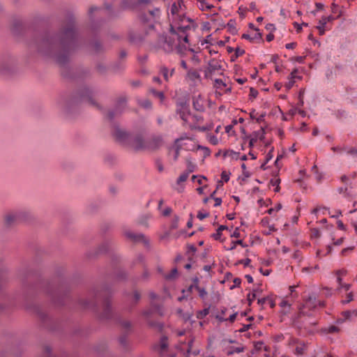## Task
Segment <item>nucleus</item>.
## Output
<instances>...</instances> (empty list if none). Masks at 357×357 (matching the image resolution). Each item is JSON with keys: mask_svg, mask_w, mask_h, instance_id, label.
I'll use <instances>...</instances> for the list:
<instances>
[{"mask_svg": "<svg viewBox=\"0 0 357 357\" xmlns=\"http://www.w3.org/2000/svg\"><path fill=\"white\" fill-rule=\"evenodd\" d=\"M181 6L173 3L171 8V29L169 36L160 38L158 44L165 52L174 50L179 54H183L189 49L188 32L195 28V22L186 17L182 11Z\"/></svg>", "mask_w": 357, "mask_h": 357, "instance_id": "obj_1", "label": "nucleus"}, {"mask_svg": "<svg viewBox=\"0 0 357 357\" xmlns=\"http://www.w3.org/2000/svg\"><path fill=\"white\" fill-rule=\"evenodd\" d=\"M115 137L121 143L128 144L135 150L147 149V142H145L141 136H132L122 130H116Z\"/></svg>", "mask_w": 357, "mask_h": 357, "instance_id": "obj_2", "label": "nucleus"}, {"mask_svg": "<svg viewBox=\"0 0 357 357\" xmlns=\"http://www.w3.org/2000/svg\"><path fill=\"white\" fill-rule=\"evenodd\" d=\"M176 112L183 121V125L188 126L190 129H196L197 128L190 121V119H194L195 116H192L191 114L189 105L186 102H177Z\"/></svg>", "mask_w": 357, "mask_h": 357, "instance_id": "obj_3", "label": "nucleus"}, {"mask_svg": "<svg viewBox=\"0 0 357 357\" xmlns=\"http://www.w3.org/2000/svg\"><path fill=\"white\" fill-rule=\"evenodd\" d=\"M222 66L219 61L211 59L208 63L207 68L205 70V77L206 78H212L214 75H222Z\"/></svg>", "mask_w": 357, "mask_h": 357, "instance_id": "obj_4", "label": "nucleus"}, {"mask_svg": "<svg viewBox=\"0 0 357 357\" xmlns=\"http://www.w3.org/2000/svg\"><path fill=\"white\" fill-rule=\"evenodd\" d=\"M185 79L191 85H197L201 82V77L197 70H188Z\"/></svg>", "mask_w": 357, "mask_h": 357, "instance_id": "obj_5", "label": "nucleus"}, {"mask_svg": "<svg viewBox=\"0 0 357 357\" xmlns=\"http://www.w3.org/2000/svg\"><path fill=\"white\" fill-rule=\"evenodd\" d=\"M125 236L134 241H142L145 244H149V241L142 234H134L131 231H125Z\"/></svg>", "mask_w": 357, "mask_h": 357, "instance_id": "obj_6", "label": "nucleus"}, {"mask_svg": "<svg viewBox=\"0 0 357 357\" xmlns=\"http://www.w3.org/2000/svg\"><path fill=\"white\" fill-rule=\"evenodd\" d=\"M192 105L194 108L197 111H203L204 109V100L200 95H195L192 99Z\"/></svg>", "mask_w": 357, "mask_h": 357, "instance_id": "obj_7", "label": "nucleus"}, {"mask_svg": "<svg viewBox=\"0 0 357 357\" xmlns=\"http://www.w3.org/2000/svg\"><path fill=\"white\" fill-rule=\"evenodd\" d=\"M297 73L298 70L294 69L288 77V82L285 84V87L287 90L293 87L296 79H301V77L297 75Z\"/></svg>", "mask_w": 357, "mask_h": 357, "instance_id": "obj_8", "label": "nucleus"}, {"mask_svg": "<svg viewBox=\"0 0 357 357\" xmlns=\"http://www.w3.org/2000/svg\"><path fill=\"white\" fill-rule=\"evenodd\" d=\"M162 143V138L157 137L147 141V149H155L161 146Z\"/></svg>", "mask_w": 357, "mask_h": 357, "instance_id": "obj_9", "label": "nucleus"}, {"mask_svg": "<svg viewBox=\"0 0 357 357\" xmlns=\"http://www.w3.org/2000/svg\"><path fill=\"white\" fill-rule=\"evenodd\" d=\"M214 87L217 90L224 91L225 92H230L231 87H227L226 83L223 82L220 79H215L214 80Z\"/></svg>", "mask_w": 357, "mask_h": 357, "instance_id": "obj_10", "label": "nucleus"}, {"mask_svg": "<svg viewBox=\"0 0 357 357\" xmlns=\"http://www.w3.org/2000/svg\"><path fill=\"white\" fill-rule=\"evenodd\" d=\"M188 176L189 172H185L182 173L177 178L176 185H178V187L176 189L178 192H181L183 190L184 187L183 185H181V184L185 182L188 179Z\"/></svg>", "mask_w": 357, "mask_h": 357, "instance_id": "obj_11", "label": "nucleus"}, {"mask_svg": "<svg viewBox=\"0 0 357 357\" xmlns=\"http://www.w3.org/2000/svg\"><path fill=\"white\" fill-rule=\"evenodd\" d=\"M328 22L326 19V16L321 17V18L318 22V25L317 26V29L319 31L320 35H324L326 31V24Z\"/></svg>", "mask_w": 357, "mask_h": 357, "instance_id": "obj_12", "label": "nucleus"}, {"mask_svg": "<svg viewBox=\"0 0 357 357\" xmlns=\"http://www.w3.org/2000/svg\"><path fill=\"white\" fill-rule=\"evenodd\" d=\"M317 305H322L323 304L321 303H317L316 301V298L314 296H310L309 298L305 301V307H307L310 309L315 308Z\"/></svg>", "mask_w": 357, "mask_h": 357, "instance_id": "obj_13", "label": "nucleus"}, {"mask_svg": "<svg viewBox=\"0 0 357 357\" xmlns=\"http://www.w3.org/2000/svg\"><path fill=\"white\" fill-rule=\"evenodd\" d=\"M346 273V271H344V270H341V271H338L337 272V282L339 283V287L338 289H342L344 288L346 291L349 290V288H350V284H342V279L340 278L341 275H345Z\"/></svg>", "mask_w": 357, "mask_h": 357, "instance_id": "obj_14", "label": "nucleus"}, {"mask_svg": "<svg viewBox=\"0 0 357 357\" xmlns=\"http://www.w3.org/2000/svg\"><path fill=\"white\" fill-rule=\"evenodd\" d=\"M256 33L253 36H250L247 33L243 34L242 37L243 38L249 40L250 41H254L255 40H261V33L259 32V29H255Z\"/></svg>", "mask_w": 357, "mask_h": 357, "instance_id": "obj_15", "label": "nucleus"}, {"mask_svg": "<svg viewBox=\"0 0 357 357\" xmlns=\"http://www.w3.org/2000/svg\"><path fill=\"white\" fill-rule=\"evenodd\" d=\"M344 320H353L357 317V309L353 310H347L342 312Z\"/></svg>", "mask_w": 357, "mask_h": 357, "instance_id": "obj_16", "label": "nucleus"}, {"mask_svg": "<svg viewBox=\"0 0 357 357\" xmlns=\"http://www.w3.org/2000/svg\"><path fill=\"white\" fill-rule=\"evenodd\" d=\"M18 219V214L15 213H8L6 216V222L10 225Z\"/></svg>", "mask_w": 357, "mask_h": 357, "instance_id": "obj_17", "label": "nucleus"}, {"mask_svg": "<svg viewBox=\"0 0 357 357\" xmlns=\"http://www.w3.org/2000/svg\"><path fill=\"white\" fill-rule=\"evenodd\" d=\"M187 138H188L187 137H181L179 139H176L175 140V149H174V160H176L179 156V151L181 149V146H180V144H178L179 142L183 139H187Z\"/></svg>", "mask_w": 357, "mask_h": 357, "instance_id": "obj_18", "label": "nucleus"}, {"mask_svg": "<svg viewBox=\"0 0 357 357\" xmlns=\"http://www.w3.org/2000/svg\"><path fill=\"white\" fill-rule=\"evenodd\" d=\"M197 3L199 8L202 10H208L213 8V6L209 4L205 0H199Z\"/></svg>", "mask_w": 357, "mask_h": 357, "instance_id": "obj_19", "label": "nucleus"}, {"mask_svg": "<svg viewBox=\"0 0 357 357\" xmlns=\"http://www.w3.org/2000/svg\"><path fill=\"white\" fill-rule=\"evenodd\" d=\"M337 192L342 195L344 197H351V192L349 190L347 187H341L337 189Z\"/></svg>", "mask_w": 357, "mask_h": 357, "instance_id": "obj_20", "label": "nucleus"}, {"mask_svg": "<svg viewBox=\"0 0 357 357\" xmlns=\"http://www.w3.org/2000/svg\"><path fill=\"white\" fill-rule=\"evenodd\" d=\"M225 229H227V226H225V225H220L216 232L215 234H213V237L215 239V240H219L220 239V237H221V235H222V231L225 230Z\"/></svg>", "mask_w": 357, "mask_h": 357, "instance_id": "obj_21", "label": "nucleus"}, {"mask_svg": "<svg viewBox=\"0 0 357 357\" xmlns=\"http://www.w3.org/2000/svg\"><path fill=\"white\" fill-rule=\"evenodd\" d=\"M196 150H202L203 152L204 157H208L211 155V151L210 149L206 146H203L201 145H197Z\"/></svg>", "mask_w": 357, "mask_h": 357, "instance_id": "obj_22", "label": "nucleus"}, {"mask_svg": "<svg viewBox=\"0 0 357 357\" xmlns=\"http://www.w3.org/2000/svg\"><path fill=\"white\" fill-rule=\"evenodd\" d=\"M237 245H241V246L243 247H245V245L243 244V242L242 240H238V241H232L231 243V245L229 248H227L226 250H234Z\"/></svg>", "mask_w": 357, "mask_h": 357, "instance_id": "obj_23", "label": "nucleus"}, {"mask_svg": "<svg viewBox=\"0 0 357 357\" xmlns=\"http://www.w3.org/2000/svg\"><path fill=\"white\" fill-rule=\"evenodd\" d=\"M260 291L258 289L254 290L252 292L248 294V299L250 303H252L259 295Z\"/></svg>", "mask_w": 357, "mask_h": 357, "instance_id": "obj_24", "label": "nucleus"}, {"mask_svg": "<svg viewBox=\"0 0 357 357\" xmlns=\"http://www.w3.org/2000/svg\"><path fill=\"white\" fill-rule=\"evenodd\" d=\"M207 139L213 145H217L219 143L218 138L215 135H213L208 134L207 135Z\"/></svg>", "mask_w": 357, "mask_h": 357, "instance_id": "obj_25", "label": "nucleus"}, {"mask_svg": "<svg viewBox=\"0 0 357 357\" xmlns=\"http://www.w3.org/2000/svg\"><path fill=\"white\" fill-rule=\"evenodd\" d=\"M229 175L230 174L226 171H222V174H221V178H222V181H220L218 182L219 184H222V181L224 182H227L229 181Z\"/></svg>", "mask_w": 357, "mask_h": 357, "instance_id": "obj_26", "label": "nucleus"}, {"mask_svg": "<svg viewBox=\"0 0 357 357\" xmlns=\"http://www.w3.org/2000/svg\"><path fill=\"white\" fill-rule=\"evenodd\" d=\"M282 208L281 204H277L274 207L269 208L267 212L269 215H273L275 212L279 211Z\"/></svg>", "mask_w": 357, "mask_h": 357, "instance_id": "obj_27", "label": "nucleus"}, {"mask_svg": "<svg viewBox=\"0 0 357 357\" xmlns=\"http://www.w3.org/2000/svg\"><path fill=\"white\" fill-rule=\"evenodd\" d=\"M151 91H152L153 94L155 97L158 98L160 100V101H161V102H162V101L164 100V99H165V95H164V93H163L162 92H161V91H155V90H152Z\"/></svg>", "mask_w": 357, "mask_h": 357, "instance_id": "obj_28", "label": "nucleus"}, {"mask_svg": "<svg viewBox=\"0 0 357 357\" xmlns=\"http://www.w3.org/2000/svg\"><path fill=\"white\" fill-rule=\"evenodd\" d=\"M208 215H209V213L208 212H206V211H200L197 213V218L200 220H204V218H207Z\"/></svg>", "mask_w": 357, "mask_h": 357, "instance_id": "obj_29", "label": "nucleus"}, {"mask_svg": "<svg viewBox=\"0 0 357 357\" xmlns=\"http://www.w3.org/2000/svg\"><path fill=\"white\" fill-rule=\"evenodd\" d=\"M280 306L282 308L287 307V309L290 308L291 304L286 300L283 299L280 303Z\"/></svg>", "mask_w": 357, "mask_h": 357, "instance_id": "obj_30", "label": "nucleus"}, {"mask_svg": "<svg viewBox=\"0 0 357 357\" xmlns=\"http://www.w3.org/2000/svg\"><path fill=\"white\" fill-rule=\"evenodd\" d=\"M225 132L229 135H232L234 134V130H233V125H228L225 127Z\"/></svg>", "mask_w": 357, "mask_h": 357, "instance_id": "obj_31", "label": "nucleus"}, {"mask_svg": "<svg viewBox=\"0 0 357 357\" xmlns=\"http://www.w3.org/2000/svg\"><path fill=\"white\" fill-rule=\"evenodd\" d=\"M311 236H312V238H318L320 237L321 234H320L319 231L317 229H313L312 230Z\"/></svg>", "mask_w": 357, "mask_h": 357, "instance_id": "obj_32", "label": "nucleus"}, {"mask_svg": "<svg viewBox=\"0 0 357 357\" xmlns=\"http://www.w3.org/2000/svg\"><path fill=\"white\" fill-rule=\"evenodd\" d=\"M209 312L208 309H204L203 310L199 312L197 314L198 318H203L204 317L206 316Z\"/></svg>", "mask_w": 357, "mask_h": 357, "instance_id": "obj_33", "label": "nucleus"}, {"mask_svg": "<svg viewBox=\"0 0 357 357\" xmlns=\"http://www.w3.org/2000/svg\"><path fill=\"white\" fill-rule=\"evenodd\" d=\"M197 289L198 290L199 296L201 298H204L207 294V292L206 291V290L204 288H200V287H197Z\"/></svg>", "mask_w": 357, "mask_h": 357, "instance_id": "obj_34", "label": "nucleus"}, {"mask_svg": "<svg viewBox=\"0 0 357 357\" xmlns=\"http://www.w3.org/2000/svg\"><path fill=\"white\" fill-rule=\"evenodd\" d=\"M173 71H174V70H172V72H171V73H170L169 76H172V73H173ZM162 74H163V76H164L165 79L166 80H167V79H168V78H169V73H168V70H167V68H162Z\"/></svg>", "mask_w": 357, "mask_h": 357, "instance_id": "obj_35", "label": "nucleus"}, {"mask_svg": "<svg viewBox=\"0 0 357 357\" xmlns=\"http://www.w3.org/2000/svg\"><path fill=\"white\" fill-rule=\"evenodd\" d=\"M160 346L162 350H164L167 347V339L166 337L162 338Z\"/></svg>", "mask_w": 357, "mask_h": 357, "instance_id": "obj_36", "label": "nucleus"}, {"mask_svg": "<svg viewBox=\"0 0 357 357\" xmlns=\"http://www.w3.org/2000/svg\"><path fill=\"white\" fill-rule=\"evenodd\" d=\"M273 158V149L270 150V151L266 155V162H268Z\"/></svg>", "mask_w": 357, "mask_h": 357, "instance_id": "obj_37", "label": "nucleus"}, {"mask_svg": "<svg viewBox=\"0 0 357 357\" xmlns=\"http://www.w3.org/2000/svg\"><path fill=\"white\" fill-rule=\"evenodd\" d=\"M236 315H237V312H233L232 314H231L229 315L227 320H229L230 322H234L236 318Z\"/></svg>", "mask_w": 357, "mask_h": 357, "instance_id": "obj_38", "label": "nucleus"}, {"mask_svg": "<svg viewBox=\"0 0 357 357\" xmlns=\"http://www.w3.org/2000/svg\"><path fill=\"white\" fill-rule=\"evenodd\" d=\"M347 300H345V301H342V303H349L351 301H352V300H353V294H352V293H351V292L349 293V294H347Z\"/></svg>", "mask_w": 357, "mask_h": 357, "instance_id": "obj_39", "label": "nucleus"}, {"mask_svg": "<svg viewBox=\"0 0 357 357\" xmlns=\"http://www.w3.org/2000/svg\"><path fill=\"white\" fill-rule=\"evenodd\" d=\"M243 351V347H237L233 351H228L229 354H233L234 353H241Z\"/></svg>", "mask_w": 357, "mask_h": 357, "instance_id": "obj_40", "label": "nucleus"}, {"mask_svg": "<svg viewBox=\"0 0 357 357\" xmlns=\"http://www.w3.org/2000/svg\"><path fill=\"white\" fill-rule=\"evenodd\" d=\"M216 319H218V321L220 322L227 321V319L225 318V316L222 315V314H217Z\"/></svg>", "mask_w": 357, "mask_h": 357, "instance_id": "obj_41", "label": "nucleus"}, {"mask_svg": "<svg viewBox=\"0 0 357 357\" xmlns=\"http://www.w3.org/2000/svg\"><path fill=\"white\" fill-rule=\"evenodd\" d=\"M231 237L238 238L240 236V232L238 228H236L234 232L231 234Z\"/></svg>", "mask_w": 357, "mask_h": 357, "instance_id": "obj_42", "label": "nucleus"}, {"mask_svg": "<svg viewBox=\"0 0 357 357\" xmlns=\"http://www.w3.org/2000/svg\"><path fill=\"white\" fill-rule=\"evenodd\" d=\"M195 118L194 119H190V121L192 123L193 125H195L196 126V123L197 122H199L202 118L200 116H195Z\"/></svg>", "mask_w": 357, "mask_h": 357, "instance_id": "obj_43", "label": "nucleus"}, {"mask_svg": "<svg viewBox=\"0 0 357 357\" xmlns=\"http://www.w3.org/2000/svg\"><path fill=\"white\" fill-rule=\"evenodd\" d=\"M241 279H239V278H235V279L234 280V286H232V287H231V289H233L234 287H238V286H239V285L241 284Z\"/></svg>", "mask_w": 357, "mask_h": 357, "instance_id": "obj_44", "label": "nucleus"}, {"mask_svg": "<svg viewBox=\"0 0 357 357\" xmlns=\"http://www.w3.org/2000/svg\"><path fill=\"white\" fill-rule=\"evenodd\" d=\"M296 46V43H290L285 45L287 49H294Z\"/></svg>", "mask_w": 357, "mask_h": 357, "instance_id": "obj_45", "label": "nucleus"}, {"mask_svg": "<svg viewBox=\"0 0 357 357\" xmlns=\"http://www.w3.org/2000/svg\"><path fill=\"white\" fill-rule=\"evenodd\" d=\"M328 333H335L338 331V328L336 326H332L328 328Z\"/></svg>", "mask_w": 357, "mask_h": 357, "instance_id": "obj_46", "label": "nucleus"}, {"mask_svg": "<svg viewBox=\"0 0 357 357\" xmlns=\"http://www.w3.org/2000/svg\"><path fill=\"white\" fill-rule=\"evenodd\" d=\"M338 6L335 3H332L331 4V11L333 13H335L337 12Z\"/></svg>", "mask_w": 357, "mask_h": 357, "instance_id": "obj_47", "label": "nucleus"}, {"mask_svg": "<svg viewBox=\"0 0 357 357\" xmlns=\"http://www.w3.org/2000/svg\"><path fill=\"white\" fill-rule=\"evenodd\" d=\"M214 200H215L214 206H218L222 204V199L220 198L215 197V198H214Z\"/></svg>", "mask_w": 357, "mask_h": 357, "instance_id": "obj_48", "label": "nucleus"}, {"mask_svg": "<svg viewBox=\"0 0 357 357\" xmlns=\"http://www.w3.org/2000/svg\"><path fill=\"white\" fill-rule=\"evenodd\" d=\"M143 38V36L142 35H139V36H130V40H132V41H136V40H142Z\"/></svg>", "mask_w": 357, "mask_h": 357, "instance_id": "obj_49", "label": "nucleus"}, {"mask_svg": "<svg viewBox=\"0 0 357 357\" xmlns=\"http://www.w3.org/2000/svg\"><path fill=\"white\" fill-rule=\"evenodd\" d=\"M206 178L204 176H198L197 178V182L199 184V185H202V181L203 180H206Z\"/></svg>", "mask_w": 357, "mask_h": 357, "instance_id": "obj_50", "label": "nucleus"}, {"mask_svg": "<svg viewBox=\"0 0 357 357\" xmlns=\"http://www.w3.org/2000/svg\"><path fill=\"white\" fill-rule=\"evenodd\" d=\"M340 181L344 183H347L349 181V177L347 175H342L340 177Z\"/></svg>", "mask_w": 357, "mask_h": 357, "instance_id": "obj_51", "label": "nucleus"}, {"mask_svg": "<svg viewBox=\"0 0 357 357\" xmlns=\"http://www.w3.org/2000/svg\"><path fill=\"white\" fill-rule=\"evenodd\" d=\"M294 25V27L297 29V31H301L302 30V25L301 24L295 22Z\"/></svg>", "mask_w": 357, "mask_h": 357, "instance_id": "obj_52", "label": "nucleus"}, {"mask_svg": "<svg viewBox=\"0 0 357 357\" xmlns=\"http://www.w3.org/2000/svg\"><path fill=\"white\" fill-rule=\"evenodd\" d=\"M250 326H251L250 324L243 325V328H241L239 331H240L241 332L246 331L247 330H248V329H249V328L250 327Z\"/></svg>", "mask_w": 357, "mask_h": 357, "instance_id": "obj_53", "label": "nucleus"}, {"mask_svg": "<svg viewBox=\"0 0 357 357\" xmlns=\"http://www.w3.org/2000/svg\"><path fill=\"white\" fill-rule=\"evenodd\" d=\"M294 61L301 63L304 61V57L303 56H296L294 59Z\"/></svg>", "mask_w": 357, "mask_h": 357, "instance_id": "obj_54", "label": "nucleus"}, {"mask_svg": "<svg viewBox=\"0 0 357 357\" xmlns=\"http://www.w3.org/2000/svg\"><path fill=\"white\" fill-rule=\"evenodd\" d=\"M142 106L146 108H149L151 107V102L148 100H146L142 103Z\"/></svg>", "mask_w": 357, "mask_h": 357, "instance_id": "obj_55", "label": "nucleus"}, {"mask_svg": "<svg viewBox=\"0 0 357 357\" xmlns=\"http://www.w3.org/2000/svg\"><path fill=\"white\" fill-rule=\"evenodd\" d=\"M315 6L319 10H322L324 7V5L322 3H316Z\"/></svg>", "mask_w": 357, "mask_h": 357, "instance_id": "obj_56", "label": "nucleus"}, {"mask_svg": "<svg viewBox=\"0 0 357 357\" xmlns=\"http://www.w3.org/2000/svg\"><path fill=\"white\" fill-rule=\"evenodd\" d=\"M274 38V36L271 33H269L266 36V40L267 41L270 42L271 40H273Z\"/></svg>", "mask_w": 357, "mask_h": 357, "instance_id": "obj_57", "label": "nucleus"}, {"mask_svg": "<svg viewBox=\"0 0 357 357\" xmlns=\"http://www.w3.org/2000/svg\"><path fill=\"white\" fill-rule=\"evenodd\" d=\"M245 278L247 279V280L249 283L253 282V278L250 275H246Z\"/></svg>", "mask_w": 357, "mask_h": 357, "instance_id": "obj_58", "label": "nucleus"}, {"mask_svg": "<svg viewBox=\"0 0 357 357\" xmlns=\"http://www.w3.org/2000/svg\"><path fill=\"white\" fill-rule=\"evenodd\" d=\"M337 226H338V227L340 229H344V225L343 222L341 220H339L337 222Z\"/></svg>", "mask_w": 357, "mask_h": 357, "instance_id": "obj_59", "label": "nucleus"}, {"mask_svg": "<svg viewBox=\"0 0 357 357\" xmlns=\"http://www.w3.org/2000/svg\"><path fill=\"white\" fill-rule=\"evenodd\" d=\"M159 11H160V10H159V9L156 8L155 10H153V11H151V12H150V14H151V15H153V16H156V15H158Z\"/></svg>", "mask_w": 357, "mask_h": 357, "instance_id": "obj_60", "label": "nucleus"}, {"mask_svg": "<svg viewBox=\"0 0 357 357\" xmlns=\"http://www.w3.org/2000/svg\"><path fill=\"white\" fill-rule=\"evenodd\" d=\"M266 301V298H258V303L262 305L265 303Z\"/></svg>", "mask_w": 357, "mask_h": 357, "instance_id": "obj_61", "label": "nucleus"}, {"mask_svg": "<svg viewBox=\"0 0 357 357\" xmlns=\"http://www.w3.org/2000/svg\"><path fill=\"white\" fill-rule=\"evenodd\" d=\"M181 65L182 66V68H183L185 70H188V66H187V63L186 62L184 61V60H182L181 61Z\"/></svg>", "mask_w": 357, "mask_h": 357, "instance_id": "obj_62", "label": "nucleus"}, {"mask_svg": "<svg viewBox=\"0 0 357 357\" xmlns=\"http://www.w3.org/2000/svg\"><path fill=\"white\" fill-rule=\"evenodd\" d=\"M326 19L327 22H328L333 21L335 19V17H333V15H329V16L326 17Z\"/></svg>", "mask_w": 357, "mask_h": 357, "instance_id": "obj_63", "label": "nucleus"}, {"mask_svg": "<svg viewBox=\"0 0 357 357\" xmlns=\"http://www.w3.org/2000/svg\"><path fill=\"white\" fill-rule=\"evenodd\" d=\"M298 109L297 108H294V109H291L289 110V113L291 114V115H294L296 114V113H298Z\"/></svg>", "mask_w": 357, "mask_h": 357, "instance_id": "obj_64", "label": "nucleus"}]
</instances>
